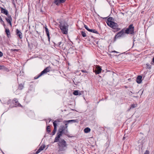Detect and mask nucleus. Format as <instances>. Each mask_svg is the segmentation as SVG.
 <instances>
[{
  "mask_svg": "<svg viewBox=\"0 0 154 154\" xmlns=\"http://www.w3.org/2000/svg\"><path fill=\"white\" fill-rule=\"evenodd\" d=\"M66 121H63V123L65 124V126L61 125L57 133V136L55 137L54 139V142H57L58 141L59 139L60 138L63 133H66L68 132L67 125L69 123L67 122H66Z\"/></svg>",
  "mask_w": 154,
  "mask_h": 154,
  "instance_id": "1",
  "label": "nucleus"
},
{
  "mask_svg": "<svg viewBox=\"0 0 154 154\" xmlns=\"http://www.w3.org/2000/svg\"><path fill=\"white\" fill-rule=\"evenodd\" d=\"M59 23L60 28L62 33L63 34H67L68 32V25L64 21H61Z\"/></svg>",
  "mask_w": 154,
  "mask_h": 154,
  "instance_id": "2",
  "label": "nucleus"
},
{
  "mask_svg": "<svg viewBox=\"0 0 154 154\" xmlns=\"http://www.w3.org/2000/svg\"><path fill=\"white\" fill-rule=\"evenodd\" d=\"M58 142V146L59 151H65L67 149V144L66 141L63 139H60L57 141Z\"/></svg>",
  "mask_w": 154,
  "mask_h": 154,
  "instance_id": "3",
  "label": "nucleus"
},
{
  "mask_svg": "<svg viewBox=\"0 0 154 154\" xmlns=\"http://www.w3.org/2000/svg\"><path fill=\"white\" fill-rule=\"evenodd\" d=\"M106 22L107 25L113 29H115L118 26L117 23L112 21V20H106Z\"/></svg>",
  "mask_w": 154,
  "mask_h": 154,
  "instance_id": "4",
  "label": "nucleus"
},
{
  "mask_svg": "<svg viewBox=\"0 0 154 154\" xmlns=\"http://www.w3.org/2000/svg\"><path fill=\"white\" fill-rule=\"evenodd\" d=\"M0 9L1 13L4 14L6 16L5 19H12L11 16L9 14L7 10L1 7H0Z\"/></svg>",
  "mask_w": 154,
  "mask_h": 154,
  "instance_id": "5",
  "label": "nucleus"
},
{
  "mask_svg": "<svg viewBox=\"0 0 154 154\" xmlns=\"http://www.w3.org/2000/svg\"><path fill=\"white\" fill-rule=\"evenodd\" d=\"M51 67L50 66L47 67L43 71H42L40 74L37 77H34L35 79H37L39 77L41 76L43 74L46 73L47 72H49L50 71Z\"/></svg>",
  "mask_w": 154,
  "mask_h": 154,
  "instance_id": "6",
  "label": "nucleus"
},
{
  "mask_svg": "<svg viewBox=\"0 0 154 154\" xmlns=\"http://www.w3.org/2000/svg\"><path fill=\"white\" fill-rule=\"evenodd\" d=\"M126 33L133 34L134 33V27L132 24L130 25L125 30Z\"/></svg>",
  "mask_w": 154,
  "mask_h": 154,
  "instance_id": "7",
  "label": "nucleus"
},
{
  "mask_svg": "<svg viewBox=\"0 0 154 154\" xmlns=\"http://www.w3.org/2000/svg\"><path fill=\"white\" fill-rule=\"evenodd\" d=\"M125 34L124 30L122 29L120 32H118L115 36V40L119 37Z\"/></svg>",
  "mask_w": 154,
  "mask_h": 154,
  "instance_id": "8",
  "label": "nucleus"
},
{
  "mask_svg": "<svg viewBox=\"0 0 154 154\" xmlns=\"http://www.w3.org/2000/svg\"><path fill=\"white\" fill-rule=\"evenodd\" d=\"M66 0H54V3L56 5H58L61 4L65 2Z\"/></svg>",
  "mask_w": 154,
  "mask_h": 154,
  "instance_id": "9",
  "label": "nucleus"
},
{
  "mask_svg": "<svg viewBox=\"0 0 154 154\" xmlns=\"http://www.w3.org/2000/svg\"><path fill=\"white\" fill-rule=\"evenodd\" d=\"M102 69L100 66H98L96 67V69L94 71L96 74H99L101 72Z\"/></svg>",
  "mask_w": 154,
  "mask_h": 154,
  "instance_id": "10",
  "label": "nucleus"
},
{
  "mask_svg": "<svg viewBox=\"0 0 154 154\" xmlns=\"http://www.w3.org/2000/svg\"><path fill=\"white\" fill-rule=\"evenodd\" d=\"M57 122V121H55L53 123V125L54 126V129L53 131L52 132V135H54L55 134V132L57 131V124L56 123Z\"/></svg>",
  "mask_w": 154,
  "mask_h": 154,
  "instance_id": "11",
  "label": "nucleus"
},
{
  "mask_svg": "<svg viewBox=\"0 0 154 154\" xmlns=\"http://www.w3.org/2000/svg\"><path fill=\"white\" fill-rule=\"evenodd\" d=\"M16 34L19 36L20 38H22V33L21 32H20L18 29H16Z\"/></svg>",
  "mask_w": 154,
  "mask_h": 154,
  "instance_id": "12",
  "label": "nucleus"
},
{
  "mask_svg": "<svg viewBox=\"0 0 154 154\" xmlns=\"http://www.w3.org/2000/svg\"><path fill=\"white\" fill-rule=\"evenodd\" d=\"M45 148V145H42L40 146L38 150L36 152L35 154H37L40 152L42 150Z\"/></svg>",
  "mask_w": 154,
  "mask_h": 154,
  "instance_id": "13",
  "label": "nucleus"
},
{
  "mask_svg": "<svg viewBox=\"0 0 154 154\" xmlns=\"http://www.w3.org/2000/svg\"><path fill=\"white\" fill-rule=\"evenodd\" d=\"M78 122V119H73L70 120L68 121H66V122H68V123H73V122Z\"/></svg>",
  "mask_w": 154,
  "mask_h": 154,
  "instance_id": "14",
  "label": "nucleus"
},
{
  "mask_svg": "<svg viewBox=\"0 0 154 154\" xmlns=\"http://www.w3.org/2000/svg\"><path fill=\"white\" fill-rule=\"evenodd\" d=\"M142 76H138L137 79V82L138 83H140L141 81Z\"/></svg>",
  "mask_w": 154,
  "mask_h": 154,
  "instance_id": "15",
  "label": "nucleus"
},
{
  "mask_svg": "<svg viewBox=\"0 0 154 154\" xmlns=\"http://www.w3.org/2000/svg\"><path fill=\"white\" fill-rule=\"evenodd\" d=\"M45 29L47 35H48L49 34V32L47 28V26L46 25H45Z\"/></svg>",
  "mask_w": 154,
  "mask_h": 154,
  "instance_id": "16",
  "label": "nucleus"
},
{
  "mask_svg": "<svg viewBox=\"0 0 154 154\" xmlns=\"http://www.w3.org/2000/svg\"><path fill=\"white\" fill-rule=\"evenodd\" d=\"M91 131L90 129L89 128H86L84 130V131L85 133H88Z\"/></svg>",
  "mask_w": 154,
  "mask_h": 154,
  "instance_id": "17",
  "label": "nucleus"
},
{
  "mask_svg": "<svg viewBox=\"0 0 154 154\" xmlns=\"http://www.w3.org/2000/svg\"><path fill=\"white\" fill-rule=\"evenodd\" d=\"M5 32H6V34L8 37H9V36L10 35V30L9 29H5Z\"/></svg>",
  "mask_w": 154,
  "mask_h": 154,
  "instance_id": "18",
  "label": "nucleus"
},
{
  "mask_svg": "<svg viewBox=\"0 0 154 154\" xmlns=\"http://www.w3.org/2000/svg\"><path fill=\"white\" fill-rule=\"evenodd\" d=\"M89 32L94 33L96 34H98V33L97 31L94 29H90Z\"/></svg>",
  "mask_w": 154,
  "mask_h": 154,
  "instance_id": "19",
  "label": "nucleus"
},
{
  "mask_svg": "<svg viewBox=\"0 0 154 154\" xmlns=\"http://www.w3.org/2000/svg\"><path fill=\"white\" fill-rule=\"evenodd\" d=\"M23 88V85L22 84H20L19 85V89L21 90Z\"/></svg>",
  "mask_w": 154,
  "mask_h": 154,
  "instance_id": "20",
  "label": "nucleus"
},
{
  "mask_svg": "<svg viewBox=\"0 0 154 154\" xmlns=\"http://www.w3.org/2000/svg\"><path fill=\"white\" fill-rule=\"evenodd\" d=\"M137 106V104H132L131 106V108H135Z\"/></svg>",
  "mask_w": 154,
  "mask_h": 154,
  "instance_id": "21",
  "label": "nucleus"
},
{
  "mask_svg": "<svg viewBox=\"0 0 154 154\" xmlns=\"http://www.w3.org/2000/svg\"><path fill=\"white\" fill-rule=\"evenodd\" d=\"M73 94L75 95H77L79 94L78 91H75L73 92Z\"/></svg>",
  "mask_w": 154,
  "mask_h": 154,
  "instance_id": "22",
  "label": "nucleus"
},
{
  "mask_svg": "<svg viewBox=\"0 0 154 154\" xmlns=\"http://www.w3.org/2000/svg\"><path fill=\"white\" fill-rule=\"evenodd\" d=\"M81 34L82 35V36L83 37H85L86 36V33L83 31L81 32Z\"/></svg>",
  "mask_w": 154,
  "mask_h": 154,
  "instance_id": "23",
  "label": "nucleus"
},
{
  "mask_svg": "<svg viewBox=\"0 0 154 154\" xmlns=\"http://www.w3.org/2000/svg\"><path fill=\"white\" fill-rule=\"evenodd\" d=\"M84 27L88 31H89L90 30V29H89L88 27L87 26V25H86L84 24Z\"/></svg>",
  "mask_w": 154,
  "mask_h": 154,
  "instance_id": "24",
  "label": "nucleus"
},
{
  "mask_svg": "<svg viewBox=\"0 0 154 154\" xmlns=\"http://www.w3.org/2000/svg\"><path fill=\"white\" fill-rule=\"evenodd\" d=\"M47 131L48 132H50L51 130H50V126H48L47 128Z\"/></svg>",
  "mask_w": 154,
  "mask_h": 154,
  "instance_id": "25",
  "label": "nucleus"
},
{
  "mask_svg": "<svg viewBox=\"0 0 154 154\" xmlns=\"http://www.w3.org/2000/svg\"><path fill=\"white\" fill-rule=\"evenodd\" d=\"M7 22L11 26V20H6Z\"/></svg>",
  "mask_w": 154,
  "mask_h": 154,
  "instance_id": "26",
  "label": "nucleus"
},
{
  "mask_svg": "<svg viewBox=\"0 0 154 154\" xmlns=\"http://www.w3.org/2000/svg\"><path fill=\"white\" fill-rule=\"evenodd\" d=\"M62 43V42H60L58 43V45L59 47H61L60 45Z\"/></svg>",
  "mask_w": 154,
  "mask_h": 154,
  "instance_id": "27",
  "label": "nucleus"
},
{
  "mask_svg": "<svg viewBox=\"0 0 154 154\" xmlns=\"http://www.w3.org/2000/svg\"><path fill=\"white\" fill-rule=\"evenodd\" d=\"M81 71L83 72L87 73V72L85 70H81Z\"/></svg>",
  "mask_w": 154,
  "mask_h": 154,
  "instance_id": "28",
  "label": "nucleus"
},
{
  "mask_svg": "<svg viewBox=\"0 0 154 154\" xmlns=\"http://www.w3.org/2000/svg\"><path fill=\"white\" fill-rule=\"evenodd\" d=\"M144 154H149V152L147 150L146 151Z\"/></svg>",
  "mask_w": 154,
  "mask_h": 154,
  "instance_id": "29",
  "label": "nucleus"
},
{
  "mask_svg": "<svg viewBox=\"0 0 154 154\" xmlns=\"http://www.w3.org/2000/svg\"><path fill=\"white\" fill-rule=\"evenodd\" d=\"M3 56V53L0 51V57H1Z\"/></svg>",
  "mask_w": 154,
  "mask_h": 154,
  "instance_id": "30",
  "label": "nucleus"
},
{
  "mask_svg": "<svg viewBox=\"0 0 154 154\" xmlns=\"http://www.w3.org/2000/svg\"><path fill=\"white\" fill-rule=\"evenodd\" d=\"M47 36L48 37V41H50V35L49 34L48 35H47Z\"/></svg>",
  "mask_w": 154,
  "mask_h": 154,
  "instance_id": "31",
  "label": "nucleus"
},
{
  "mask_svg": "<svg viewBox=\"0 0 154 154\" xmlns=\"http://www.w3.org/2000/svg\"><path fill=\"white\" fill-rule=\"evenodd\" d=\"M107 19H109V20L112 19V17H109Z\"/></svg>",
  "mask_w": 154,
  "mask_h": 154,
  "instance_id": "32",
  "label": "nucleus"
},
{
  "mask_svg": "<svg viewBox=\"0 0 154 154\" xmlns=\"http://www.w3.org/2000/svg\"><path fill=\"white\" fill-rule=\"evenodd\" d=\"M3 26H4L5 27V23H3Z\"/></svg>",
  "mask_w": 154,
  "mask_h": 154,
  "instance_id": "33",
  "label": "nucleus"
},
{
  "mask_svg": "<svg viewBox=\"0 0 154 154\" xmlns=\"http://www.w3.org/2000/svg\"><path fill=\"white\" fill-rule=\"evenodd\" d=\"M112 52H116V53H118V52H117V51H112Z\"/></svg>",
  "mask_w": 154,
  "mask_h": 154,
  "instance_id": "34",
  "label": "nucleus"
},
{
  "mask_svg": "<svg viewBox=\"0 0 154 154\" xmlns=\"http://www.w3.org/2000/svg\"><path fill=\"white\" fill-rule=\"evenodd\" d=\"M153 62L154 63V57H153Z\"/></svg>",
  "mask_w": 154,
  "mask_h": 154,
  "instance_id": "35",
  "label": "nucleus"
},
{
  "mask_svg": "<svg viewBox=\"0 0 154 154\" xmlns=\"http://www.w3.org/2000/svg\"><path fill=\"white\" fill-rule=\"evenodd\" d=\"M1 20V22H2H2H3V20Z\"/></svg>",
  "mask_w": 154,
  "mask_h": 154,
  "instance_id": "36",
  "label": "nucleus"
},
{
  "mask_svg": "<svg viewBox=\"0 0 154 154\" xmlns=\"http://www.w3.org/2000/svg\"><path fill=\"white\" fill-rule=\"evenodd\" d=\"M125 136H124V137H123V139H125Z\"/></svg>",
  "mask_w": 154,
  "mask_h": 154,
  "instance_id": "37",
  "label": "nucleus"
},
{
  "mask_svg": "<svg viewBox=\"0 0 154 154\" xmlns=\"http://www.w3.org/2000/svg\"><path fill=\"white\" fill-rule=\"evenodd\" d=\"M0 19H2V18L0 16Z\"/></svg>",
  "mask_w": 154,
  "mask_h": 154,
  "instance_id": "38",
  "label": "nucleus"
},
{
  "mask_svg": "<svg viewBox=\"0 0 154 154\" xmlns=\"http://www.w3.org/2000/svg\"><path fill=\"white\" fill-rule=\"evenodd\" d=\"M1 66H0V69H1Z\"/></svg>",
  "mask_w": 154,
  "mask_h": 154,
  "instance_id": "39",
  "label": "nucleus"
}]
</instances>
